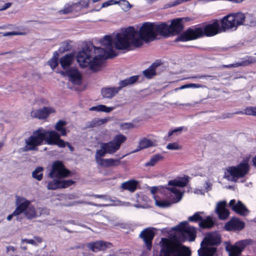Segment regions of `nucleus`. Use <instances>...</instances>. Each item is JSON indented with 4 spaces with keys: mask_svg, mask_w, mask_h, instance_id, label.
<instances>
[{
    "mask_svg": "<svg viewBox=\"0 0 256 256\" xmlns=\"http://www.w3.org/2000/svg\"><path fill=\"white\" fill-rule=\"evenodd\" d=\"M178 33H116L112 39L110 36H105L102 41L106 50V58H112L117 56L114 46L118 50L130 51L134 48H140L144 42H152L157 38L158 34L164 38L174 36Z\"/></svg>",
    "mask_w": 256,
    "mask_h": 256,
    "instance_id": "nucleus-1",
    "label": "nucleus"
},
{
    "mask_svg": "<svg viewBox=\"0 0 256 256\" xmlns=\"http://www.w3.org/2000/svg\"><path fill=\"white\" fill-rule=\"evenodd\" d=\"M240 12H232L223 17L220 22L212 20L210 22H203L189 28L185 32H222L230 30H236L240 26L242 20Z\"/></svg>",
    "mask_w": 256,
    "mask_h": 256,
    "instance_id": "nucleus-2",
    "label": "nucleus"
},
{
    "mask_svg": "<svg viewBox=\"0 0 256 256\" xmlns=\"http://www.w3.org/2000/svg\"><path fill=\"white\" fill-rule=\"evenodd\" d=\"M103 53L106 54V49L96 47L92 43L86 44L77 54L76 60L80 67H88L94 72L100 70L104 62Z\"/></svg>",
    "mask_w": 256,
    "mask_h": 256,
    "instance_id": "nucleus-3",
    "label": "nucleus"
},
{
    "mask_svg": "<svg viewBox=\"0 0 256 256\" xmlns=\"http://www.w3.org/2000/svg\"><path fill=\"white\" fill-rule=\"evenodd\" d=\"M50 145H58L64 148V140L60 138V135L54 130H46L40 128L34 130L32 134L25 140L24 150L37 151L38 146L44 144Z\"/></svg>",
    "mask_w": 256,
    "mask_h": 256,
    "instance_id": "nucleus-4",
    "label": "nucleus"
},
{
    "mask_svg": "<svg viewBox=\"0 0 256 256\" xmlns=\"http://www.w3.org/2000/svg\"><path fill=\"white\" fill-rule=\"evenodd\" d=\"M184 18H176L168 24L166 22H144L140 27L138 32H180L184 29ZM120 32H138L133 26L122 28Z\"/></svg>",
    "mask_w": 256,
    "mask_h": 256,
    "instance_id": "nucleus-5",
    "label": "nucleus"
},
{
    "mask_svg": "<svg viewBox=\"0 0 256 256\" xmlns=\"http://www.w3.org/2000/svg\"><path fill=\"white\" fill-rule=\"evenodd\" d=\"M126 140V137L122 134H118L114 136L112 140L102 142L100 145V149L96 151L95 158L104 157L106 154H112L120 148L121 145Z\"/></svg>",
    "mask_w": 256,
    "mask_h": 256,
    "instance_id": "nucleus-6",
    "label": "nucleus"
},
{
    "mask_svg": "<svg viewBox=\"0 0 256 256\" xmlns=\"http://www.w3.org/2000/svg\"><path fill=\"white\" fill-rule=\"evenodd\" d=\"M249 170L248 164L246 162H242L236 166H228L225 172L224 178L230 179V177H231L232 180L236 181L240 178L244 177Z\"/></svg>",
    "mask_w": 256,
    "mask_h": 256,
    "instance_id": "nucleus-7",
    "label": "nucleus"
},
{
    "mask_svg": "<svg viewBox=\"0 0 256 256\" xmlns=\"http://www.w3.org/2000/svg\"><path fill=\"white\" fill-rule=\"evenodd\" d=\"M17 206H21L20 214L24 213L28 220H32L37 216V212L34 206L31 204V202L24 198H22L20 202H16Z\"/></svg>",
    "mask_w": 256,
    "mask_h": 256,
    "instance_id": "nucleus-8",
    "label": "nucleus"
},
{
    "mask_svg": "<svg viewBox=\"0 0 256 256\" xmlns=\"http://www.w3.org/2000/svg\"><path fill=\"white\" fill-rule=\"evenodd\" d=\"M49 171L48 176L50 178H64V164L60 160L54 161L50 166L46 168Z\"/></svg>",
    "mask_w": 256,
    "mask_h": 256,
    "instance_id": "nucleus-9",
    "label": "nucleus"
},
{
    "mask_svg": "<svg viewBox=\"0 0 256 256\" xmlns=\"http://www.w3.org/2000/svg\"><path fill=\"white\" fill-rule=\"evenodd\" d=\"M218 33H182V34L177 37L174 40L175 42L179 41L186 42L196 40L204 36L210 37L215 36Z\"/></svg>",
    "mask_w": 256,
    "mask_h": 256,
    "instance_id": "nucleus-10",
    "label": "nucleus"
},
{
    "mask_svg": "<svg viewBox=\"0 0 256 256\" xmlns=\"http://www.w3.org/2000/svg\"><path fill=\"white\" fill-rule=\"evenodd\" d=\"M55 110L52 107L44 106L42 108L33 110L30 112L32 118L39 120H46L52 113H55Z\"/></svg>",
    "mask_w": 256,
    "mask_h": 256,
    "instance_id": "nucleus-11",
    "label": "nucleus"
},
{
    "mask_svg": "<svg viewBox=\"0 0 256 256\" xmlns=\"http://www.w3.org/2000/svg\"><path fill=\"white\" fill-rule=\"evenodd\" d=\"M245 226V223L238 218L233 217L224 226L226 231H240Z\"/></svg>",
    "mask_w": 256,
    "mask_h": 256,
    "instance_id": "nucleus-12",
    "label": "nucleus"
},
{
    "mask_svg": "<svg viewBox=\"0 0 256 256\" xmlns=\"http://www.w3.org/2000/svg\"><path fill=\"white\" fill-rule=\"evenodd\" d=\"M154 229L150 228H146L140 234V237L144 242L148 250H150L152 247V242L156 234Z\"/></svg>",
    "mask_w": 256,
    "mask_h": 256,
    "instance_id": "nucleus-13",
    "label": "nucleus"
},
{
    "mask_svg": "<svg viewBox=\"0 0 256 256\" xmlns=\"http://www.w3.org/2000/svg\"><path fill=\"white\" fill-rule=\"evenodd\" d=\"M241 61L235 64H224L222 66L223 68H236L238 66H246L256 63V58L250 56H246L240 58Z\"/></svg>",
    "mask_w": 256,
    "mask_h": 256,
    "instance_id": "nucleus-14",
    "label": "nucleus"
},
{
    "mask_svg": "<svg viewBox=\"0 0 256 256\" xmlns=\"http://www.w3.org/2000/svg\"><path fill=\"white\" fill-rule=\"evenodd\" d=\"M65 76H68L74 84H80L82 83V76L76 69L69 68L65 70Z\"/></svg>",
    "mask_w": 256,
    "mask_h": 256,
    "instance_id": "nucleus-15",
    "label": "nucleus"
},
{
    "mask_svg": "<svg viewBox=\"0 0 256 256\" xmlns=\"http://www.w3.org/2000/svg\"><path fill=\"white\" fill-rule=\"evenodd\" d=\"M248 244L247 240H242L231 246L229 250V256H240L242 251Z\"/></svg>",
    "mask_w": 256,
    "mask_h": 256,
    "instance_id": "nucleus-16",
    "label": "nucleus"
},
{
    "mask_svg": "<svg viewBox=\"0 0 256 256\" xmlns=\"http://www.w3.org/2000/svg\"><path fill=\"white\" fill-rule=\"evenodd\" d=\"M229 206L231 207L232 210L241 216L246 215L248 212L246 206L240 200L236 204L235 200H230L229 202Z\"/></svg>",
    "mask_w": 256,
    "mask_h": 256,
    "instance_id": "nucleus-17",
    "label": "nucleus"
},
{
    "mask_svg": "<svg viewBox=\"0 0 256 256\" xmlns=\"http://www.w3.org/2000/svg\"><path fill=\"white\" fill-rule=\"evenodd\" d=\"M95 160L98 165L104 168H110L112 166H116L120 164V159L106 158H96Z\"/></svg>",
    "mask_w": 256,
    "mask_h": 256,
    "instance_id": "nucleus-18",
    "label": "nucleus"
},
{
    "mask_svg": "<svg viewBox=\"0 0 256 256\" xmlns=\"http://www.w3.org/2000/svg\"><path fill=\"white\" fill-rule=\"evenodd\" d=\"M162 64L161 60H155L147 69L143 71L144 76L148 79L152 78L156 75V68Z\"/></svg>",
    "mask_w": 256,
    "mask_h": 256,
    "instance_id": "nucleus-19",
    "label": "nucleus"
},
{
    "mask_svg": "<svg viewBox=\"0 0 256 256\" xmlns=\"http://www.w3.org/2000/svg\"><path fill=\"white\" fill-rule=\"evenodd\" d=\"M226 202L225 201L220 202L218 203L216 212L220 220H224L228 218L229 211L226 208Z\"/></svg>",
    "mask_w": 256,
    "mask_h": 256,
    "instance_id": "nucleus-20",
    "label": "nucleus"
},
{
    "mask_svg": "<svg viewBox=\"0 0 256 256\" xmlns=\"http://www.w3.org/2000/svg\"><path fill=\"white\" fill-rule=\"evenodd\" d=\"M112 246L109 242H106L102 240H98L90 244V248L94 252L100 250H105Z\"/></svg>",
    "mask_w": 256,
    "mask_h": 256,
    "instance_id": "nucleus-21",
    "label": "nucleus"
},
{
    "mask_svg": "<svg viewBox=\"0 0 256 256\" xmlns=\"http://www.w3.org/2000/svg\"><path fill=\"white\" fill-rule=\"evenodd\" d=\"M242 20L240 21V26H245L250 27L256 26V18L251 14H245L240 12Z\"/></svg>",
    "mask_w": 256,
    "mask_h": 256,
    "instance_id": "nucleus-22",
    "label": "nucleus"
},
{
    "mask_svg": "<svg viewBox=\"0 0 256 256\" xmlns=\"http://www.w3.org/2000/svg\"><path fill=\"white\" fill-rule=\"evenodd\" d=\"M118 87H106L101 90V94L104 98L111 99L119 92Z\"/></svg>",
    "mask_w": 256,
    "mask_h": 256,
    "instance_id": "nucleus-23",
    "label": "nucleus"
},
{
    "mask_svg": "<svg viewBox=\"0 0 256 256\" xmlns=\"http://www.w3.org/2000/svg\"><path fill=\"white\" fill-rule=\"evenodd\" d=\"M190 177L184 175L183 177H178V178L169 181L168 184L174 186L184 188L187 186L189 182Z\"/></svg>",
    "mask_w": 256,
    "mask_h": 256,
    "instance_id": "nucleus-24",
    "label": "nucleus"
},
{
    "mask_svg": "<svg viewBox=\"0 0 256 256\" xmlns=\"http://www.w3.org/2000/svg\"><path fill=\"white\" fill-rule=\"evenodd\" d=\"M63 178H54L49 182L47 185L48 190H55L60 188H64V180Z\"/></svg>",
    "mask_w": 256,
    "mask_h": 256,
    "instance_id": "nucleus-25",
    "label": "nucleus"
},
{
    "mask_svg": "<svg viewBox=\"0 0 256 256\" xmlns=\"http://www.w3.org/2000/svg\"><path fill=\"white\" fill-rule=\"evenodd\" d=\"M138 76H133L130 78H126L124 80H122L119 82V86H118L119 90L128 86L134 84L138 80Z\"/></svg>",
    "mask_w": 256,
    "mask_h": 256,
    "instance_id": "nucleus-26",
    "label": "nucleus"
},
{
    "mask_svg": "<svg viewBox=\"0 0 256 256\" xmlns=\"http://www.w3.org/2000/svg\"><path fill=\"white\" fill-rule=\"evenodd\" d=\"M164 157L160 154L153 155L150 158V160L144 164V166H154L159 162L162 161L164 160Z\"/></svg>",
    "mask_w": 256,
    "mask_h": 256,
    "instance_id": "nucleus-27",
    "label": "nucleus"
},
{
    "mask_svg": "<svg viewBox=\"0 0 256 256\" xmlns=\"http://www.w3.org/2000/svg\"><path fill=\"white\" fill-rule=\"evenodd\" d=\"M138 182L136 180H131L123 182L122 184V188L124 190H128L130 192H134L137 187Z\"/></svg>",
    "mask_w": 256,
    "mask_h": 256,
    "instance_id": "nucleus-28",
    "label": "nucleus"
},
{
    "mask_svg": "<svg viewBox=\"0 0 256 256\" xmlns=\"http://www.w3.org/2000/svg\"><path fill=\"white\" fill-rule=\"evenodd\" d=\"M214 225V222L210 216H208L205 219L202 218L199 223V226L202 228H211Z\"/></svg>",
    "mask_w": 256,
    "mask_h": 256,
    "instance_id": "nucleus-29",
    "label": "nucleus"
},
{
    "mask_svg": "<svg viewBox=\"0 0 256 256\" xmlns=\"http://www.w3.org/2000/svg\"><path fill=\"white\" fill-rule=\"evenodd\" d=\"M196 236V230L194 226H188V229L186 232L185 240H188L190 242H194Z\"/></svg>",
    "mask_w": 256,
    "mask_h": 256,
    "instance_id": "nucleus-30",
    "label": "nucleus"
},
{
    "mask_svg": "<svg viewBox=\"0 0 256 256\" xmlns=\"http://www.w3.org/2000/svg\"><path fill=\"white\" fill-rule=\"evenodd\" d=\"M59 54L58 52L55 51L53 56L47 62L48 64L52 70H54L58 64Z\"/></svg>",
    "mask_w": 256,
    "mask_h": 256,
    "instance_id": "nucleus-31",
    "label": "nucleus"
},
{
    "mask_svg": "<svg viewBox=\"0 0 256 256\" xmlns=\"http://www.w3.org/2000/svg\"><path fill=\"white\" fill-rule=\"evenodd\" d=\"M155 146L156 144L154 142L146 138L141 139L138 143V146L140 150L146 148Z\"/></svg>",
    "mask_w": 256,
    "mask_h": 256,
    "instance_id": "nucleus-32",
    "label": "nucleus"
},
{
    "mask_svg": "<svg viewBox=\"0 0 256 256\" xmlns=\"http://www.w3.org/2000/svg\"><path fill=\"white\" fill-rule=\"evenodd\" d=\"M188 222L186 221L182 222L180 224L176 226L174 230L180 232L182 236L184 238H186V232L188 229Z\"/></svg>",
    "mask_w": 256,
    "mask_h": 256,
    "instance_id": "nucleus-33",
    "label": "nucleus"
},
{
    "mask_svg": "<svg viewBox=\"0 0 256 256\" xmlns=\"http://www.w3.org/2000/svg\"><path fill=\"white\" fill-rule=\"evenodd\" d=\"M90 0H80L78 2L72 3L70 6L74 7V10H80L82 8H88Z\"/></svg>",
    "mask_w": 256,
    "mask_h": 256,
    "instance_id": "nucleus-34",
    "label": "nucleus"
},
{
    "mask_svg": "<svg viewBox=\"0 0 256 256\" xmlns=\"http://www.w3.org/2000/svg\"><path fill=\"white\" fill-rule=\"evenodd\" d=\"M235 114L250 115L256 116V106L246 107L244 110H238Z\"/></svg>",
    "mask_w": 256,
    "mask_h": 256,
    "instance_id": "nucleus-35",
    "label": "nucleus"
},
{
    "mask_svg": "<svg viewBox=\"0 0 256 256\" xmlns=\"http://www.w3.org/2000/svg\"><path fill=\"white\" fill-rule=\"evenodd\" d=\"M107 120H108L106 118H94L88 122V128H92L106 123Z\"/></svg>",
    "mask_w": 256,
    "mask_h": 256,
    "instance_id": "nucleus-36",
    "label": "nucleus"
},
{
    "mask_svg": "<svg viewBox=\"0 0 256 256\" xmlns=\"http://www.w3.org/2000/svg\"><path fill=\"white\" fill-rule=\"evenodd\" d=\"M44 168L42 166L37 167L32 172V176L34 179L40 181L43 178L42 172Z\"/></svg>",
    "mask_w": 256,
    "mask_h": 256,
    "instance_id": "nucleus-37",
    "label": "nucleus"
},
{
    "mask_svg": "<svg viewBox=\"0 0 256 256\" xmlns=\"http://www.w3.org/2000/svg\"><path fill=\"white\" fill-rule=\"evenodd\" d=\"M21 208H22L21 206L18 207L16 206V208L15 210L14 211V212L12 214L8 215L7 216L6 220L8 221H10L12 220V218L14 216H16V220L19 221V222L21 221L22 218L20 217V212H22Z\"/></svg>",
    "mask_w": 256,
    "mask_h": 256,
    "instance_id": "nucleus-38",
    "label": "nucleus"
},
{
    "mask_svg": "<svg viewBox=\"0 0 256 256\" xmlns=\"http://www.w3.org/2000/svg\"><path fill=\"white\" fill-rule=\"evenodd\" d=\"M117 2L118 3H116V4H119L121 6L122 9L124 12L129 10L132 6L126 0H120L117 1Z\"/></svg>",
    "mask_w": 256,
    "mask_h": 256,
    "instance_id": "nucleus-39",
    "label": "nucleus"
},
{
    "mask_svg": "<svg viewBox=\"0 0 256 256\" xmlns=\"http://www.w3.org/2000/svg\"><path fill=\"white\" fill-rule=\"evenodd\" d=\"M200 212H195L192 216H190L188 217V220L190 222H201L202 217L200 214Z\"/></svg>",
    "mask_w": 256,
    "mask_h": 256,
    "instance_id": "nucleus-40",
    "label": "nucleus"
},
{
    "mask_svg": "<svg viewBox=\"0 0 256 256\" xmlns=\"http://www.w3.org/2000/svg\"><path fill=\"white\" fill-rule=\"evenodd\" d=\"M55 129L60 132L62 136H64V120H59L55 126Z\"/></svg>",
    "mask_w": 256,
    "mask_h": 256,
    "instance_id": "nucleus-41",
    "label": "nucleus"
},
{
    "mask_svg": "<svg viewBox=\"0 0 256 256\" xmlns=\"http://www.w3.org/2000/svg\"><path fill=\"white\" fill-rule=\"evenodd\" d=\"M214 240L215 238L214 236L209 235L204 238V240L201 243V246H202L204 244H205L206 245L214 244H215L214 242Z\"/></svg>",
    "mask_w": 256,
    "mask_h": 256,
    "instance_id": "nucleus-42",
    "label": "nucleus"
},
{
    "mask_svg": "<svg viewBox=\"0 0 256 256\" xmlns=\"http://www.w3.org/2000/svg\"><path fill=\"white\" fill-rule=\"evenodd\" d=\"M156 206L162 208H168L171 206L170 202L168 200H156Z\"/></svg>",
    "mask_w": 256,
    "mask_h": 256,
    "instance_id": "nucleus-43",
    "label": "nucleus"
},
{
    "mask_svg": "<svg viewBox=\"0 0 256 256\" xmlns=\"http://www.w3.org/2000/svg\"><path fill=\"white\" fill-rule=\"evenodd\" d=\"M74 58V56L72 54H65V70L71 64Z\"/></svg>",
    "mask_w": 256,
    "mask_h": 256,
    "instance_id": "nucleus-44",
    "label": "nucleus"
},
{
    "mask_svg": "<svg viewBox=\"0 0 256 256\" xmlns=\"http://www.w3.org/2000/svg\"><path fill=\"white\" fill-rule=\"evenodd\" d=\"M114 107H108L103 104L98 105V112H110L114 110Z\"/></svg>",
    "mask_w": 256,
    "mask_h": 256,
    "instance_id": "nucleus-45",
    "label": "nucleus"
},
{
    "mask_svg": "<svg viewBox=\"0 0 256 256\" xmlns=\"http://www.w3.org/2000/svg\"><path fill=\"white\" fill-rule=\"evenodd\" d=\"M216 251L215 248H206V256H214Z\"/></svg>",
    "mask_w": 256,
    "mask_h": 256,
    "instance_id": "nucleus-46",
    "label": "nucleus"
},
{
    "mask_svg": "<svg viewBox=\"0 0 256 256\" xmlns=\"http://www.w3.org/2000/svg\"><path fill=\"white\" fill-rule=\"evenodd\" d=\"M166 148L168 150H176L180 148L178 144L176 142L169 143L167 146Z\"/></svg>",
    "mask_w": 256,
    "mask_h": 256,
    "instance_id": "nucleus-47",
    "label": "nucleus"
},
{
    "mask_svg": "<svg viewBox=\"0 0 256 256\" xmlns=\"http://www.w3.org/2000/svg\"><path fill=\"white\" fill-rule=\"evenodd\" d=\"M72 5V4H66V6H65V14L71 13V12H76L78 11V10H74V7L70 6Z\"/></svg>",
    "mask_w": 256,
    "mask_h": 256,
    "instance_id": "nucleus-48",
    "label": "nucleus"
},
{
    "mask_svg": "<svg viewBox=\"0 0 256 256\" xmlns=\"http://www.w3.org/2000/svg\"><path fill=\"white\" fill-rule=\"evenodd\" d=\"M116 3H118L117 1L114 0H108L106 2H103L102 4L101 8H106L108 7V6L116 4Z\"/></svg>",
    "mask_w": 256,
    "mask_h": 256,
    "instance_id": "nucleus-49",
    "label": "nucleus"
},
{
    "mask_svg": "<svg viewBox=\"0 0 256 256\" xmlns=\"http://www.w3.org/2000/svg\"><path fill=\"white\" fill-rule=\"evenodd\" d=\"M0 29L2 30H17V28H16L13 25H12V24H8V25H4L2 26H0ZM18 30H19V29H18Z\"/></svg>",
    "mask_w": 256,
    "mask_h": 256,
    "instance_id": "nucleus-50",
    "label": "nucleus"
},
{
    "mask_svg": "<svg viewBox=\"0 0 256 256\" xmlns=\"http://www.w3.org/2000/svg\"><path fill=\"white\" fill-rule=\"evenodd\" d=\"M182 130V127H179L178 128H176L168 132V136H172L174 133L178 132H181Z\"/></svg>",
    "mask_w": 256,
    "mask_h": 256,
    "instance_id": "nucleus-51",
    "label": "nucleus"
},
{
    "mask_svg": "<svg viewBox=\"0 0 256 256\" xmlns=\"http://www.w3.org/2000/svg\"><path fill=\"white\" fill-rule=\"evenodd\" d=\"M22 242H25L27 244H31L34 245V246L38 245L36 244V241L34 240H32V239H30V240L24 239L22 240Z\"/></svg>",
    "mask_w": 256,
    "mask_h": 256,
    "instance_id": "nucleus-52",
    "label": "nucleus"
},
{
    "mask_svg": "<svg viewBox=\"0 0 256 256\" xmlns=\"http://www.w3.org/2000/svg\"><path fill=\"white\" fill-rule=\"evenodd\" d=\"M2 33H0L1 34ZM3 36H8L13 35H24L26 33H2Z\"/></svg>",
    "mask_w": 256,
    "mask_h": 256,
    "instance_id": "nucleus-53",
    "label": "nucleus"
},
{
    "mask_svg": "<svg viewBox=\"0 0 256 256\" xmlns=\"http://www.w3.org/2000/svg\"><path fill=\"white\" fill-rule=\"evenodd\" d=\"M198 254L200 256H206V248H200L198 250Z\"/></svg>",
    "mask_w": 256,
    "mask_h": 256,
    "instance_id": "nucleus-54",
    "label": "nucleus"
},
{
    "mask_svg": "<svg viewBox=\"0 0 256 256\" xmlns=\"http://www.w3.org/2000/svg\"><path fill=\"white\" fill-rule=\"evenodd\" d=\"M75 183V181L72 180H65V188H68Z\"/></svg>",
    "mask_w": 256,
    "mask_h": 256,
    "instance_id": "nucleus-55",
    "label": "nucleus"
},
{
    "mask_svg": "<svg viewBox=\"0 0 256 256\" xmlns=\"http://www.w3.org/2000/svg\"><path fill=\"white\" fill-rule=\"evenodd\" d=\"M236 112L234 113H227V114H224L222 115V118H232L234 114H235Z\"/></svg>",
    "mask_w": 256,
    "mask_h": 256,
    "instance_id": "nucleus-56",
    "label": "nucleus"
},
{
    "mask_svg": "<svg viewBox=\"0 0 256 256\" xmlns=\"http://www.w3.org/2000/svg\"><path fill=\"white\" fill-rule=\"evenodd\" d=\"M168 190L172 192L175 194H177L180 193L179 190L174 187L168 188Z\"/></svg>",
    "mask_w": 256,
    "mask_h": 256,
    "instance_id": "nucleus-57",
    "label": "nucleus"
},
{
    "mask_svg": "<svg viewBox=\"0 0 256 256\" xmlns=\"http://www.w3.org/2000/svg\"><path fill=\"white\" fill-rule=\"evenodd\" d=\"M124 126H126V128L130 129V128H132L135 127L134 125L130 122H126L124 124Z\"/></svg>",
    "mask_w": 256,
    "mask_h": 256,
    "instance_id": "nucleus-58",
    "label": "nucleus"
},
{
    "mask_svg": "<svg viewBox=\"0 0 256 256\" xmlns=\"http://www.w3.org/2000/svg\"><path fill=\"white\" fill-rule=\"evenodd\" d=\"M12 6V3L8 2L6 3L2 8H0V10H4L10 8Z\"/></svg>",
    "mask_w": 256,
    "mask_h": 256,
    "instance_id": "nucleus-59",
    "label": "nucleus"
},
{
    "mask_svg": "<svg viewBox=\"0 0 256 256\" xmlns=\"http://www.w3.org/2000/svg\"><path fill=\"white\" fill-rule=\"evenodd\" d=\"M189 88H199L201 87L200 84H188Z\"/></svg>",
    "mask_w": 256,
    "mask_h": 256,
    "instance_id": "nucleus-60",
    "label": "nucleus"
},
{
    "mask_svg": "<svg viewBox=\"0 0 256 256\" xmlns=\"http://www.w3.org/2000/svg\"><path fill=\"white\" fill-rule=\"evenodd\" d=\"M72 48V46L67 41L65 42V51L70 50Z\"/></svg>",
    "mask_w": 256,
    "mask_h": 256,
    "instance_id": "nucleus-61",
    "label": "nucleus"
},
{
    "mask_svg": "<svg viewBox=\"0 0 256 256\" xmlns=\"http://www.w3.org/2000/svg\"><path fill=\"white\" fill-rule=\"evenodd\" d=\"M67 146L69 149L70 150L71 152H73L74 150V147H72L70 144L69 142H65V146Z\"/></svg>",
    "mask_w": 256,
    "mask_h": 256,
    "instance_id": "nucleus-62",
    "label": "nucleus"
},
{
    "mask_svg": "<svg viewBox=\"0 0 256 256\" xmlns=\"http://www.w3.org/2000/svg\"><path fill=\"white\" fill-rule=\"evenodd\" d=\"M71 173L70 170L65 168V178L71 176Z\"/></svg>",
    "mask_w": 256,
    "mask_h": 256,
    "instance_id": "nucleus-63",
    "label": "nucleus"
},
{
    "mask_svg": "<svg viewBox=\"0 0 256 256\" xmlns=\"http://www.w3.org/2000/svg\"><path fill=\"white\" fill-rule=\"evenodd\" d=\"M34 240L36 242L38 243H41L42 242V239L41 237L40 236H34Z\"/></svg>",
    "mask_w": 256,
    "mask_h": 256,
    "instance_id": "nucleus-64",
    "label": "nucleus"
}]
</instances>
